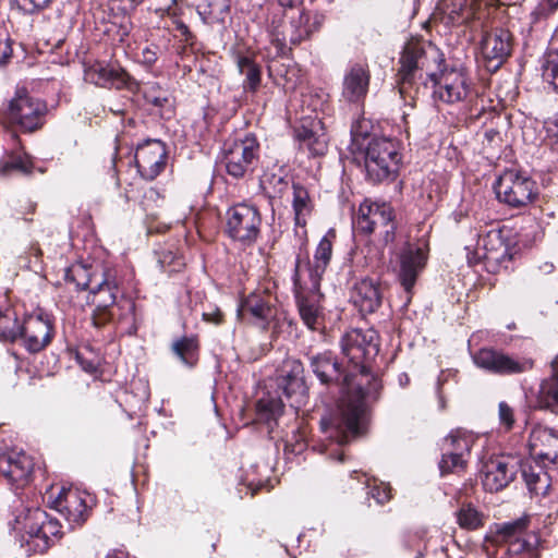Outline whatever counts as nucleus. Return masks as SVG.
Masks as SVG:
<instances>
[{
  "label": "nucleus",
  "instance_id": "nucleus-25",
  "mask_svg": "<svg viewBox=\"0 0 558 558\" xmlns=\"http://www.w3.org/2000/svg\"><path fill=\"white\" fill-rule=\"evenodd\" d=\"M427 52L420 43H408L400 57V69L398 71V84L400 93L405 92L407 85H411L418 71L426 66Z\"/></svg>",
  "mask_w": 558,
  "mask_h": 558
},
{
  "label": "nucleus",
  "instance_id": "nucleus-31",
  "mask_svg": "<svg viewBox=\"0 0 558 558\" xmlns=\"http://www.w3.org/2000/svg\"><path fill=\"white\" fill-rule=\"evenodd\" d=\"M310 366L322 384L341 383L345 369H343L333 354L329 351L317 353L310 357Z\"/></svg>",
  "mask_w": 558,
  "mask_h": 558
},
{
  "label": "nucleus",
  "instance_id": "nucleus-23",
  "mask_svg": "<svg viewBox=\"0 0 558 558\" xmlns=\"http://www.w3.org/2000/svg\"><path fill=\"white\" fill-rule=\"evenodd\" d=\"M530 452L537 461L547 464H558V432L546 426H535L530 435Z\"/></svg>",
  "mask_w": 558,
  "mask_h": 558
},
{
  "label": "nucleus",
  "instance_id": "nucleus-45",
  "mask_svg": "<svg viewBox=\"0 0 558 558\" xmlns=\"http://www.w3.org/2000/svg\"><path fill=\"white\" fill-rule=\"evenodd\" d=\"M448 14L451 22L456 24L469 23L473 15L468 0H452Z\"/></svg>",
  "mask_w": 558,
  "mask_h": 558
},
{
  "label": "nucleus",
  "instance_id": "nucleus-2",
  "mask_svg": "<svg viewBox=\"0 0 558 558\" xmlns=\"http://www.w3.org/2000/svg\"><path fill=\"white\" fill-rule=\"evenodd\" d=\"M14 531L29 554H44L62 536L59 521L40 508H27L14 519Z\"/></svg>",
  "mask_w": 558,
  "mask_h": 558
},
{
  "label": "nucleus",
  "instance_id": "nucleus-21",
  "mask_svg": "<svg viewBox=\"0 0 558 558\" xmlns=\"http://www.w3.org/2000/svg\"><path fill=\"white\" fill-rule=\"evenodd\" d=\"M89 495L77 488H62L54 499V508L71 525H81L88 517Z\"/></svg>",
  "mask_w": 558,
  "mask_h": 558
},
{
  "label": "nucleus",
  "instance_id": "nucleus-55",
  "mask_svg": "<svg viewBox=\"0 0 558 558\" xmlns=\"http://www.w3.org/2000/svg\"><path fill=\"white\" fill-rule=\"evenodd\" d=\"M203 318L207 323H213L215 325H219L222 323L223 315L219 308H214L210 312L203 313Z\"/></svg>",
  "mask_w": 558,
  "mask_h": 558
},
{
  "label": "nucleus",
  "instance_id": "nucleus-32",
  "mask_svg": "<svg viewBox=\"0 0 558 558\" xmlns=\"http://www.w3.org/2000/svg\"><path fill=\"white\" fill-rule=\"evenodd\" d=\"M550 375L539 385L537 403L539 409L558 415V356L550 362Z\"/></svg>",
  "mask_w": 558,
  "mask_h": 558
},
{
  "label": "nucleus",
  "instance_id": "nucleus-51",
  "mask_svg": "<svg viewBox=\"0 0 558 558\" xmlns=\"http://www.w3.org/2000/svg\"><path fill=\"white\" fill-rule=\"evenodd\" d=\"M52 0H19V7L25 13L33 14L49 5Z\"/></svg>",
  "mask_w": 558,
  "mask_h": 558
},
{
  "label": "nucleus",
  "instance_id": "nucleus-43",
  "mask_svg": "<svg viewBox=\"0 0 558 558\" xmlns=\"http://www.w3.org/2000/svg\"><path fill=\"white\" fill-rule=\"evenodd\" d=\"M457 517L462 529L476 530L483 525V515L471 505L462 506Z\"/></svg>",
  "mask_w": 558,
  "mask_h": 558
},
{
  "label": "nucleus",
  "instance_id": "nucleus-44",
  "mask_svg": "<svg viewBox=\"0 0 558 558\" xmlns=\"http://www.w3.org/2000/svg\"><path fill=\"white\" fill-rule=\"evenodd\" d=\"M144 98L147 104H150L157 108H165L170 102V95L168 90L162 89L156 83L147 85L144 90Z\"/></svg>",
  "mask_w": 558,
  "mask_h": 558
},
{
  "label": "nucleus",
  "instance_id": "nucleus-24",
  "mask_svg": "<svg viewBox=\"0 0 558 558\" xmlns=\"http://www.w3.org/2000/svg\"><path fill=\"white\" fill-rule=\"evenodd\" d=\"M471 440L469 437L451 433L444 441V453L439 462L441 475L458 473L466 465L464 454L470 452Z\"/></svg>",
  "mask_w": 558,
  "mask_h": 558
},
{
  "label": "nucleus",
  "instance_id": "nucleus-34",
  "mask_svg": "<svg viewBox=\"0 0 558 558\" xmlns=\"http://www.w3.org/2000/svg\"><path fill=\"white\" fill-rule=\"evenodd\" d=\"M292 189V207L294 211L295 226L304 228L307 223V218L313 211L314 204L308 191L304 186L299 183H293Z\"/></svg>",
  "mask_w": 558,
  "mask_h": 558
},
{
  "label": "nucleus",
  "instance_id": "nucleus-59",
  "mask_svg": "<svg viewBox=\"0 0 558 558\" xmlns=\"http://www.w3.org/2000/svg\"><path fill=\"white\" fill-rule=\"evenodd\" d=\"M278 4L282 8H295L299 4L303 3V0H276Z\"/></svg>",
  "mask_w": 558,
  "mask_h": 558
},
{
  "label": "nucleus",
  "instance_id": "nucleus-62",
  "mask_svg": "<svg viewBox=\"0 0 558 558\" xmlns=\"http://www.w3.org/2000/svg\"><path fill=\"white\" fill-rule=\"evenodd\" d=\"M132 7H137L143 2V0H129Z\"/></svg>",
  "mask_w": 558,
  "mask_h": 558
},
{
  "label": "nucleus",
  "instance_id": "nucleus-36",
  "mask_svg": "<svg viewBox=\"0 0 558 558\" xmlns=\"http://www.w3.org/2000/svg\"><path fill=\"white\" fill-rule=\"evenodd\" d=\"M295 137L301 148L307 149L314 156L324 155L327 150V137L311 128L302 125L295 130Z\"/></svg>",
  "mask_w": 558,
  "mask_h": 558
},
{
  "label": "nucleus",
  "instance_id": "nucleus-1",
  "mask_svg": "<svg viewBox=\"0 0 558 558\" xmlns=\"http://www.w3.org/2000/svg\"><path fill=\"white\" fill-rule=\"evenodd\" d=\"M341 352L348 361L343 377V396L336 411L320 421L323 433L337 445H344L361 434L365 412L366 391L369 383L371 362L379 352V336L373 328L347 331L340 341Z\"/></svg>",
  "mask_w": 558,
  "mask_h": 558
},
{
  "label": "nucleus",
  "instance_id": "nucleus-19",
  "mask_svg": "<svg viewBox=\"0 0 558 558\" xmlns=\"http://www.w3.org/2000/svg\"><path fill=\"white\" fill-rule=\"evenodd\" d=\"M481 51L489 70L499 69L512 51V35L508 29L494 28L481 41Z\"/></svg>",
  "mask_w": 558,
  "mask_h": 558
},
{
  "label": "nucleus",
  "instance_id": "nucleus-33",
  "mask_svg": "<svg viewBox=\"0 0 558 558\" xmlns=\"http://www.w3.org/2000/svg\"><path fill=\"white\" fill-rule=\"evenodd\" d=\"M310 295H296V305L303 323L312 330H319L324 324L323 307L319 303L317 292Z\"/></svg>",
  "mask_w": 558,
  "mask_h": 558
},
{
  "label": "nucleus",
  "instance_id": "nucleus-27",
  "mask_svg": "<svg viewBox=\"0 0 558 558\" xmlns=\"http://www.w3.org/2000/svg\"><path fill=\"white\" fill-rule=\"evenodd\" d=\"M369 81L368 65L362 63L350 65L343 76L342 97L349 102L363 101L368 92Z\"/></svg>",
  "mask_w": 558,
  "mask_h": 558
},
{
  "label": "nucleus",
  "instance_id": "nucleus-47",
  "mask_svg": "<svg viewBox=\"0 0 558 558\" xmlns=\"http://www.w3.org/2000/svg\"><path fill=\"white\" fill-rule=\"evenodd\" d=\"M521 472L527 488L538 494V484L543 481V477H546V473H543L538 468L530 464H523Z\"/></svg>",
  "mask_w": 558,
  "mask_h": 558
},
{
  "label": "nucleus",
  "instance_id": "nucleus-63",
  "mask_svg": "<svg viewBox=\"0 0 558 558\" xmlns=\"http://www.w3.org/2000/svg\"><path fill=\"white\" fill-rule=\"evenodd\" d=\"M555 128H556V133H555V135H556V137H557L556 143H557V145H558V119H557V120H556V122H555Z\"/></svg>",
  "mask_w": 558,
  "mask_h": 558
},
{
  "label": "nucleus",
  "instance_id": "nucleus-4",
  "mask_svg": "<svg viewBox=\"0 0 558 558\" xmlns=\"http://www.w3.org/2000/svg\"><path fill=\"white\" fill-rule=\"evenodd\" d=\"M401 154L397 141L388 137L372 138L364 155L366 179L372 183L393 181L400 169Z\"/></svg>",
  "mask_w": 558,
  "mask_h": 558
},
{
  "label": "nucleus",
  "instance_id": "nucleus-8",
  "mask_svg": "<svg viewBox=\"0 0 558 558\" xmlns=\"http://www.w3.org/2000/svg\"><path fill=\"white\" fill-rule=\"evenodd\" d=\"M47 106L38 98L32 97L25 88H19L9 101L7 117L24 131L33 132L41 128Z\"/></svg>",
  "mask_w": 558,
  "mask_h": 558
},
{
  "label": "nucleus",
  "instance_id": "nucleus-40",
  "mask_svg": "<svg viewBox=\"0 0 558 558\" xmlns=\"http://www.w3.org/2000/svg\"><path fill=\"white\" fill-rule=\"evenodd\" d=\"M21 336V325L17 323L15 313L12 311H0V340L14 342Z\"/></svg>",
  "mask_w": 558,
  "mask_h": 558
},
{
  "label": "nucleus",
  "instance_id": "nucleus-5",
  "mask_svg": "<svg viewBox=\"0 0 558 558\" xmlns=\"http://www.w3.org/2000/svg\"><path fill=\"white\" fill-rule=\"evenodd\" d=\"M529 523L524 517L497 525L494 541L506 547V558H538L539 537Z\"/></svg>",
  "mask_w": 558,
  "mask_h": 558
},
{
  "label": "nucleus",
  "instance_id": "nucleus-26",
  "mask_svg": "<svg viewBox=\"0 0 558 558\" xmlns=\"http://www.w3.org/2000/svg\"><path fill=\"white\" fill-rule=\"evenodd\" d=\"M336 238L333 230H329L319 241L313 260L305 268L311 281L310 290L319 292L320 280L330 264L332 256V244Z\"/></svg>",
  "mask_w": 558,
  "mask_h": 558
},
{
  "label": "nucleus",
  "instance_id": "nucleus-28",
  "mask_svg": "<svg viewBox=\"0 0 558 558\" xmlns=\"http://www.w3.org/2000/svg\"><path fill=\"white\" fill-rule=\"evenodd\" d=\"M399 281L409 293L412 291L416 279L424 269L427 255L422 247L408 246L400 254Z\"/></svg>",
  "mask_w": 558,
  "mask_h": 558
},
{
  "label": "nucleus",
  "instance_id": "nucleus-56",
  "mask_svg": "<svg viewBox=\"0 0 558 558\" xmlns=\"http://www.w3.org/2000/svg\"><path fill=\"white\" fill-rule=\"evenodd\" d=\"M173 24L175 26V29L178 32H180L181 36H183L184 40L186 43H191L193 35H192L189 26L180 20H174Z\"/></svg>",
  "mask_w": 558,
  "mask_h": 558
},
{
  "label": "nucleus",
  "instance_id": "nucleus-12",
  "mask_svg": "<svg viewBox=\"0 0 558 558\" xmlns=\"http://www.w3.org/2000/svg\"><path fill=\"white\" fill-rule=\"evenodd\" d=\"M65 281L77 290H88L93 296H100L104 291L117 289V280L112 274L102 268H93L75 263L65 269Z\"/></svg>",
  "mask_w": 558,
  "mask_h": 558
},
{
  "label": "nucleus",
  "instance_id": "nucleus-46",
  "mask_svg": "<svg viewBox=\"0 0 558 558\" xmlns=\"http://www.w3.org/2000/svg\"><path fill=\"white\" fill-rule=\"evenodd\" d=\"M158 263L160 267L169 274L180 271L185 265L183 258L170 250H165L159 253Z\"/></svg>",
  "mask_w": 558,
  "mask_h": 558
},
{
  "label": "nucleus",
  "instance_id": "nucleus-57",
  "mask_svg": "<svg viewBox=\"0 0 558 558\" xmlns=\"http://www.w3.org/2000/svg\"><path fill=\"white\" fill-rule=\"evenodd\" d=\"M76 359L80 362V364L82 365L84 371H86L88 373H94V372L97 371V362H95V361H86L83 357L82 353H77Z\"/></svg>",
  "mask_w": 558,
  "mask_h": 558
},
{
  "label": "nucleus",
  "instance_id": "nucleus-41",
  "mask_svg": "<svg viewBox=\"0 0 558 558\" xmlns=\"http://www.w3.org/2000/svg\"><path fill=\"white\" fill-rule=\"evenodd\" d=\"M19 172L28 175L33 171V161L27 154H13L0 166V173L9 175L12 172Z\"/></svg>",
  "mask_w": 558,
  "mask_h": 558
},
{
  "label": "nucleus",
  "instance_id": "nucleus-7",
  "mask_svg": "<svg viewBox=\"0 0 558 558\" xmlns=\"http://www.w3.org/2000/svg\"><path fill=\"white\" fill-rule=\"evenodd\" d=\"M494 189L497 198L511 207L526 206L537 195L535 182L525 173L514 169L504 171Z\"/></svg>",
  "mask_w": 558,
  "mask_h": 558
},
{
  "label": "nucleus",
  "instance_id": "nucleus-38",
  "mask_svg": "<svg viewBox=\"0 0 558 558\" xmlns=\"http://www.w3.org/2000/svg\"><path fill=\"white\" fill-rule=\"evenodd\" d=\"M108 296H93L92 303L95 304L96 308L93 313L92 320L95 327H102L111 319V313L109 312V307L112 306L118 298L119 287L117 289H112L111 291H107Z\"/></svg>",
  "mask_w": 558,
  "mask_h": 558
},
{
  "label": "nucleus",
  "instance_id": "nucleus-29",
  "mask_svg": "<svg viewBox=\"0 0 558 558\" xmlns=\"http://www.w3.org/2000/svg\"><path fill=\"white\" fill-rule=\"evenodd\" d=\"M33 460L24 452L0 454V476L9 483L24 484L33 471Z\"/></svg>",
  "mask_w": 558,
  "mask_h": 558
},
{
  "label": "nucleus",
  "instance_id": "nucleus-17",
  "mask_svg": "<svg viewBox=\"0 0 558 558\" xmlns=\"http://www.w3.org/2000/svg\"><path fill=\"white\" fill-rule=\"evenodd\" d=\"M519 463L514 458L500 456L483 465L482 483L485 490L495 493L506 488L517 476Z\"/></svg>",
  "mask_w": 558,
  "mask_h": 558
},
{
  "label": "nucleus",
  "instance_id": "nucleus-50",
  "mask_svg": "<svg viewBox=\"0 0 558 558\" xmlns=\"http://www.w3.org/2000/svg\"><path fill=\"white\" fill-rule=\"evenodd\" d=\"M368 494L379 505H383V504L389 501L391 498L390 487L384 483H380L379 485H376V484L373 485L371 487V490L368 492Z\"/></svg>",
  "mask_w": 558,
  "mask_h": 558
},
{
  "label": "nucleus",
  "instance_id": "nucleus-64",
  "mask_svg": "<svg viewBox=\"0 0 558 558\" xmlns=\"http://www.w3.org/2000/svg\"><path fill=\"white\" fill-rule=\"evenodd\" d=\"M338 460H339V461H342V460H343V453H342V452L338 454Z\"/></svg>",
  "mask_w": 558,
  "mask_h": 558
},
{
  "label": "nucleus",
  "instance_id": "nucleus-58",
  "mask_svg": "<svg viewBox=\"0 0 558 558\" xmlns=\"http://www.w3.org/2000/svg\"><path fill=\"white\" fill-rule=\"evenodd\" d=\"M484 137L489 144H493L496 140H500V133L496 129H487L484 132Z\"/></svg>",
  "mask_w": 558,
  "mask_h": 558
},
{
  "label": "nucleus",
  "instance_id": "nucleus-9",
  "mask_svg": "<svg viewBox=\"0 0 558 558\" xmlns=\"http://www.w3.org/2000/svg\"><path fill=\"white\" fill-rule=\"evenodd\" d=\"M392 207L387 203H368L360 205L354 220L357 231L369 234L376 230L383 234L385 243L395 239L396 223Z\"/></svg>",
  "mask_w": 558,
  "mask_h": 558
},
{
  "label": "nucleus",
  "instance_id": "nucleus-3",
  "mask_svg": "<svg viewBox=\"0 0 558 558\" xmlns=\"http://www.w3.org/2000/svg\"><path fill=\"white\" fill-rule=\"evenodd\" d=\"M325 22V15L319 12L300 10L289 16L284 23L279 16H274L267 26L270 44L275 47V56H283L288 51V43L299 45L310 39L320 29Z\"/></svg>",
  "mask_w": 558,
  "mask_h": 558
},
{
  "label": "nucleus",
  "instance_id": "nucleus-6",
  "mask_svg": "<svg viewBox=\"0 0 558 558\" xmlns=\"http://www.w3.org/2000/svg\"><path fill=\"white\" fill-rule=\"evenodd\" d=\"M226 233L234 241L243 244L254 243L262 226V215L258 208L250 203H239L226 211Z\"/></svg>",
  "mask_w": 558,
  "mask_h": 558
},
{
  "label": "nucleus",
  "instance_id": "nucleus-48",
  "mask_svg": "<svg viewBox=\"0 0 558 558\" xmlns=\"http://www.w3.org/2000/svg\"><path fill=\"white\" fill-rule=\"evenodd\" d=\"M543 70L544 77L549 81L555 90L558 92V49L547 54Z\"/></svg>",
  "mask_w": 558,
  "mask_h": 558
},
{
  "label": "nucleus",
  "instance_id": "nucleus-16",
  "mask_svg": "<svg viewBox=\"0 0 558 558\" xmlns=\"http://www.w3.org/2000/svg\"><path fill=\"white\" fill-rule=\"evenodd\" d=\"M84 80L100 87L126 88L130 92L138 89L137 81L124 69L110 66L102 62H95L86 66Z\"/></svg>",
  "mask_w": 558,
  "mask_h": 558
},
{
  "label": "nucleus",
  "instance_id": "nucleus-61",
  "mask_svg": "<svg viewBox=\"0 0 558 558\" xmlns=\"http://www.w3.org/2000/svg\"><path fill=\"white\" fill-rule=\"evenodd\" d=\"M109 109L116 116H121V114L124 113V109L121 108V107H118V106L117 107H110Z\"/></svg>",
  "mask_w": 558,
  "mask_h": 558
},
{
  "label": "nucleus",
  "instance_id": "nucleus-13",
  "mask_svg": "<svg viewBox=\"0 0 558 558\" xmlns=\"http://www.w3.org/2000/svg\"><path fill=\"white\" fill-rule=\"evenodd\" d=\"M510 258L509 244L504 235V229L496 222L478 235L475 252L469 260L475 263L485 260L494 267Z\"/></svg>",
  "mask_w": 558,
  "mask_h": 558
},
{
  "label": "nucleus",
  "instance_id": "nucleus-53",
  "mask_svg": "<svg viewBox=\"0 0 558 558\" xmlns=\"http://www.w3.org/2000/svg\"><path fill=\"white\" fill-rule=\"evenodd\" d=\"M12 52H13V49H12L10 39L0 41V65L8 63V61L12 57Z\"/></svg>",
  "mask_w": 558,
  "mask_h": 558
},
{
  "label": "nucleus",
  "instance_id": "nucleus-49",
  "mask_svg": "<svg viewBox=\"0 0 558 558\" xmlns=\"http://www.w3.org/2000/svg\"><path fill=\"white\" fill-rule=\"evenodd\" d=\"M498 415L500 424L506 427L507 430L511 429L514 424L513 409L505 401H501L498 405Z\"/></svg>",
  "mask_w": 558,
  "mask_h": 558
},
{
  "label": "nucleus",
  "instance_id": "nucleus-37",
  "mask_svg": "<svg viewBox=\"0 0 558 558\" xmlns=\"http://www.w3.org/2000/svg\"><path fill=\"white\" fill-rule=\"evenodd\" d=\"M198 340L196 337H182L172 343V352L180 361L193 367L198 361Z\"/></svg>",
  "mask_w": 558,
  "mask_h": 558
},
{
  "label": "nucleus",
  "instance_id": "nucleus-22",
  "mask_svg": "<svg viewBox=\"0 0 558 558\" xmlns=\"http://www.w3.org/2000/svg\"><path fill=\"white\" fill-rule=\"evenodd\" d=\"M277 386L287 399L294 398L296 403L301 402L306 392V386L304 367L300 360L288 357L282 362L277 378Z\"/></svg>",
  "mask_w": 558,
  "mask_h": 558
},
{
  "label": "nucleus",
  "instance_id": "nucleus-18",
  "mask_svg": "<svg viewBox=\"0 0 558 558\" xmlns=\"http://www.w3.org/2000/svg\"><path fill=\"white\" fill-rule=\"evenodd\" d=\"M275 298L267 291H254L244 298L238 308L242 319L251 318L256 325L266 328L276 317Z\"/></svg>",
  "mask_w": 558,
  "mask_h": 558
},
{
  "label": "nucleus",
  "instance_id": "nucleus-52",
  "mask_svg": "<svg viewBox=\"0 0 558 558\" xmlns=\"http://www.w3.org/2000/svg\"><path fill=\"white\" fill-rule=\"evenodd\" d=\"M159 47L150 45L142 50L140 62L145 66H153L158 60Z\"/></svg>",
  "mask_w": 558,
  "mask_h": 558
},
{
  "label": "nucleus",
  "instance_id": "nucleus-14",
  "mask_svg": "<svg viewBox=\"0 0 558 558\" xmlns=\"http://www.w3.org/2000/svg\"><path fill=\"white\" fill-rule=\"evenodd\" d=\"M473 361L477 367L497 375L521 374L533 367V362L530 360L517 359L489 348L475 352Z\"/></svg>",
  "mask_w": 558,
  "mask_h": 558
},
{
  "label": "nucleus",
  "instance_id": "nucleus-11",
  "mask_svg": "<svg viewBox=\"0 0 558 558\" xmlns=\"http://www.w3.org/2000/svg\"><path fill=\"white\" fill-rule=\"evenodd\" d=\"M433 82V97L447 105L464 101L471 93V83L461 69H444L428 74Z\"/></svg>",
  "mask_w": 558,
  "mask_h": 558
},
{
  "label": "nucleus",
  "instance_id": "nucleus-20",
  "mask_svg": "<svg viewBox=\"0 0 558 558\" xmlns=\"http://www.w3.org/2000/svg\"><path fill=\"white\" fill-rule=\"evenodd\" d=\"M167 151L161 141H147L136 148L134 161L137 172L145 180L157 178L166 167Z\"/></svg>",
  "mask_w": 558,
  "mask_h": 558
},
{
  "label": "nucleus",
  "instance_id": "nucleus-54",
  "mask_svg": "<svg viewBox=\"0 0 558 558\" xmlns=\"http://www.w3.org/2000/svg\"><path fill=\"white\" fill-rule=\"evenodd\" d=\"M558 9V0H542L538 5V11L543 15L554 13Z\"/></svg>",
  "mask_w": 558,
  "mask_h": 558
},
{
  "label": "nucleus",
  "instance_id": "nucleus-30",
  "mask_svg": "<svg viewBox=\"0 0 558 558\" xmlns=\"http://www.w3.org/2000/svg\"><path fill=\"white\" fill-rule=\"evenodd\" d=\"M380 287L373 279H362L356 282L351 292V301L363 314H372L381 305Z\"/></svg>",
  "mask_w": 558,
  "mask_h": 558
},
{
  "label": "nucleus",
  "instance_id": "nucleus-10",
  "mask_svg": "<svg viewBox=\"0 0 558 558\" xmlns=\"http://www.w3.org/2000/svg\"><path fill=\"white\" fill-rule=\"evenodd\" d=\"M258 154L259 144L253 135L226 144L222 161L227 173L235 179L243 178L254 170Z\"/></svg>",
  "mask_w": 558,
  "mask_h": 558
},
{
  "label": "nucleus",
  "instance_id": "nucleus-39",
  "mask_svg": "<svg viewBox=\"0 0 558 558\" xmlns=\"http://www.w3.org/2000/svg\"><path fill=\"white\" fill-rule=\"evenodd\" d=\"M236 65L239 72L245 76L244 87L255 90L260 84V69L247 56H238Z\"/></svg>",
  "mask_w": 558,
  "mask_h": 558
},
{
  "label": "nucleus",
  "instance_id": "nucleus-15",
  "mask_svg": "<svg viewBox=\"0 0 558 558\" xmlns=\"http://www.w3.org/2000/svg\"><path fill=\"white\" fill-rule=\"evenodd\" d=\"M53 324L48 314L38 313L25 316L21 324V336L25 349L31 353L44 350L52 340Z\"/></svg>",
  "mask_w": 558,
  "mask_h": 558
},
{
  "label": "nucleus",
  "instance_id": "nucleus-35",
  "mask_svg": "<svg viewBox=\"0 0 558 558\" xmlns=\"http://www.w3.org/2000/svg\"><path fill=\"white\" fill-rule=\"evenodd\" d=\"M229 0H197L196 10L206 24L223 23L229 12Z\"/></svg>",
  "mask_w": 558,
  "mask_h": 558
},
{
  "label": "nucleus",
  "instance_id": "nucleus-42",
  "mask_svg": "<svg viewBox=\"0 0 558 558\" xmlns=\"http://www.w3.org/2000/svg\"><path fill=\"white\" fill-rule=\"evenodd\" d=\"M257 413L260 420L270 423L276 421L282 413L283 404L281 400L277 399H260L257 404Z\"/></svg>",
  "mask_w": 558,
  "mask_h": 558
},
{
  "label": "nucleus",
  "instance_id": "nucleus-60",
  "mask_svg": "<svg viewBox=\"0 0 558 558\" xmlns=\"http://www.w3.org/2000/svg\"><path fill=\"white\" fill-rule=\"evenodd\" d=\"M302 278H303V270L301 268L300 258H298L296 263H295V269H294V282L300 283L302 281Z\"/></svg>",
  "mask_w": 558,
  "mask_h": 558
}]
</instances>
